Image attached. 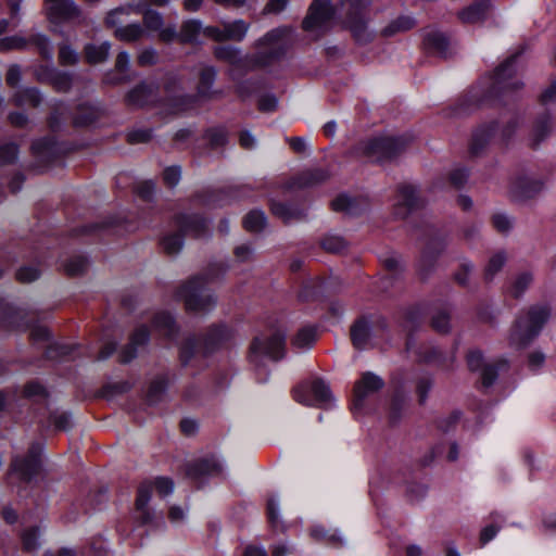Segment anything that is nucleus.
<instances>
[{"mask_svg":"<svg viewBox=\"0 0 556 556\" xmlns=\"http://www.w3.org/2000/svg\"><path fill=\"white\" fill-rule=\"evenodd\" d=\"M198 352L197 338L194 336L187 337L182 344H180V363H182L184 366L188 365Z\"/></svg>","mask_w":556,"mask_h":556,"instance_id":"5fc2aeb1","label":"nucleus"},{"mask_svg":"<svg viewBox=\"0 0 556 556\" xmlns=\"http://www.w3.org/2000/svg\"><path fill=\"white\" fill-rule=\"evenodd\" d=\"M489 10L488 0H477L468 8L458 12V18L466 24H473L481 22Z\"/></svg>","mask_w":556,"mask_h":556,"instance_id":"473e14b6","label":"nucleus"},{"mask_svg":"<svg viewBox=\"0 0 556 556\" xmlns=\"http://www.w3.org/2000/svg\"><path fill=\"white\" fill-rule=\"evenodd\" d=\"M506 262V255L503 252L493 254L484 267L483 278L490 282L494 276L503 268Z\"/></svg>","mask_w":556,"mask_h":556,"instance_id":"8fccbe9b","label":"nucleus"},{"mask_svg":"<svg viewBox=\"0 0 556 556\" xmlns=\"http://www.w3.org/2000/svg\"><path fill=\"white\" fill-rule=\"evenodd\" d=\"M213 279L211 274L192 277L178 289V296L186 309L190 312H208L216 304L215 296L206 290V285Z\"/></svg>","mask_w":556,"mask_h":556,"instance_id":"20e7f679","label":"nucleus"},{"mask_svg":"<svg viewBox=\"0 0 556 556\" xmlns=\"http://www.w3.org/2000/svg\"><path fill=\"white\" fill-rule=\"evenodd\" d=\"M384 386L383 379L374 374L372 371H366L362 375V378L354 387V401L353 406L355 409H361L365 397L369 394H375Z\"/></svg>","mask_w":556,"mask_h":556,"instance_id":"aec40b11","label":"nucleus"},{"mask_svg":"<svg viewBox=\"0 0 556 556\" xmlns=\"http://www.w3.org/2000/svg\"><path fill=\"white\" fill-rule=\"evenodd\" d=\"M114 36L122 41L136 42L147 37V30L141 24L131 23L117 27Z\"/></svg>","mask_w":556,"mask_h":556,"instance_id":"4c0bfd02","label":"nucleus"},{"mask_svg":"<svg viewBox=\"0 0 556 556\" xmlns=\"http://www.w3.org/2000/svg\"><path fill=\"white\" fill-rule=\"evenodd\" d=\"M267 224L265 214L262 211H251L243 218V227L249 232H260Z\"/></svg>","mask_w":556,"mask_h":556,"instance_id":"49530a36","label":"nucleus"},{"mask_svg":"<svg viewBox=\"0 0 556 556\" xmlns=\"http://www.w3.org/2000/svg\"><path fill=\"white\" fill-rule=\"evenodd\" d=\"M28 45L31 43L37 48L40 55L47 60L51 59L53 55V49L50 43V40L47 36L42 34H33L28 37Z\"/></svg>","mask_w":556,"mask_h":556,"instance_id":"864d4df0","label":"nucleus"},{"mask_svg":"<svg viewBox=\"0 0 556 556\" xmlns=\"http://www.w3.org/2000/svg\"><path fill=\"white\" fill-rule=\"evenodd\" d=\"M216 76L213 66H204L199 74L197 85V94L190 96L179 92V79L175 75L165 77V101H163V112L167 114H179L191 109L197 98L211 99L217 93L212 90V85Z\"/></svg>","mask_w":556,"mask_h":556,"instance_id":"f257e3e1","label":"nucleus"},{"mask_svg":"<svg viewBox=\"0 0 556 556\" xmlns=\"http://www.w3.org/2000/svg\"><path fill=\"white\" fill-rule=\"evenodd\" d=\"M231 337V330L225 324H213L206 328L203 339V352L211 353L226 343Z\"/></svg>","mask_w":556,"mask_h":556,"instance_id":"5701e85b","label":"nucleus"},{"mask_svg":"<svg viewBox=\"0 0 556 556\" xmlns=\"http://www.w3.org/2000/svg\"><path fill=\"white\" fill-rule=\"evenodd\" d=\"M204 138L212 149L216 147H224L227 142V130L224 126H215L205 130Z\"/></svg>","mask_w":556,"mask_h":556,"instance_id":"13d9d810","label":"nucleus"},{"mask_svg":"<svg viewBox=\"0 0 556 556\" xmlns=\"http://www.w3.org/2000/svg\"><path fill=\"white\" fill-rule=\"evenodd\" d=\"M334 15L336 9L330 0H314L302 26L306 31H324L331 25Z\"/></svg>","mask_w":556,"mask_h":556,"instance_id":"ddd939ff","label":"nucleus"},{"mask_svg":"<svg viewBox=\"0 0 556 556\" xmlns=\"http://www.w3.org/2000/svg\"><path fill=\"white\" fill-rule=\"evenodd\" d=\"M466 362L470 370L481 371V384L483 388H490L496 378L497 368L506 365L504 359L491 364L484 363L483 355L479 350L469 351L466 355Z\"/></svg>","mask_w":556,"mask_h":556,"instance_id":"f3484780","label":"nucleus"},{"mask_svg":"<svg viewBox=\"0 0 556 556\" xmlns=\"http://www.w3.org/2000/svg\"><path fill=\"white\" fill-rule=\"evenodd\" d=\"M166 388H168V376L166 374L156 376L150 383L148 401L152 405H154V403H160L162 401V396H164V392H166Z\"/></svg>","mask_w":556,"mask_h":556,"instance_id":"37998d69","label":"nucleus"},{"mask_svg":"<svg viewBox=\"0 0 556 556\" xmlns=\"http://www.w3.org/2000/svg\"><path fill=\"white\" fill-rule=\"evenodd\" d=\"M88 264V260L85 256L76 255L65 262L64 270L68 276H78L86 271Z\"/></svg>","mask_w":556,"mask_h":556,"instance_id":"bf43d9fd","label":"nucleus"},{"mask_svg":"<svg viewBox=\"0 0 556 556\" xmlns=\"http://www.w3.org/2000/svg\"><path fill=\"white\" fill-rule=\"evenodd\" d=\"M406 495L413 503L420 502L427 496V486L424 483H409L406 489Z\"/></svg>","mask_w":556,"mask_h":556,"instance_id":"774afa93","label":"nucleus"},{"mask_svg":"<svg viewBox=\"0 0 556 556\" xmlns=\"http://www.w3.org/2000/svg\"><path fill=\"white\" fill-rule=\"evenodd\" d=\"M128 105L143 108L160 101V86L155 81H142L126 96Z\"/></svg>","mask_w":556,"mask_h":556,"instance_id":"a211bd4d","label":"nucleus"},{"mask_svg":"<svg viewBox=\"0 0 556 556\" xmlns=\"http://www.w3.org/2000/svg\"><path fill=\"white\" fill-rule=\"evenodd\" d=\"M445 249V242L442 239H432L424 248L421 257H419V275L424 279L428 278L435 268V262Z\"/></svg>","mask_w":556,"mask_h":556,"instance_id":"4be33fe9","label":"nucleus"},{"mask_svg":"<svg viewBox=\"0 0 556 556\" xmlns=\"http://www.w3.org/2000/svg\"><path fill=\"white\" fill-rule=\"evenodd\" d=\"M431 388H433V378L430 376L419 377L417 379V401H419V405H425L427 401V395L431 392Z\"/></svg>","mask_w":556,"mask_h":556,"instance_id":"0e129e2a","label":"nucleus"},{"mask_svg":"<svg viewBox=\"0 0 556 556\" xmlns=\"http://www.w3.org/2000/svg\"><path fill=\"white\" fill-rule=\"evenodd\" d=\"M321 247L327 252L339 253L346 249L348 242L341 236L327 235L321 241Z\"/></svg>","mask_w":556,"mask_h":556,"instance_id":"680f3d73","label":"nucleus"},{"mask_svg":"<svg viewBox=\"0 0 556 556\" xmlns=\"http://www.w3.org/2000/svg\"><path fill=\"white\" fill-rule=\"evenodd\" d=\"M24 309L10 307L4 313L3 321L7 326L15 329L26 328L28 324L24 320Z\"/></svg>","mask_w":556,"mask_h":556,"instance_id":"6e6d98bb","label":"nucleus"},{"mask_svg":"<svg viewBox=\"0 0 556 556\" xmlns=\"http://www.w3.org/2000/svg\"><path fill=\"white\" fill-rule=\"evenodd\" d=\"M250 28V24L243 20L224 22L220 26H206L203 35L214 41H242Z\"/></svg>","mask_w":556,"mask_h":556,"instance_id":"2eb2a0df","label":"nucleus"},{"mask_svg":"<svg viewBox=\"0 0 556 556\" xmlns=\"http://www.w3.org/2000/svg\"><path fill=\"white\" fill-rule=\"evenodd\" d=\"M28 38L13 35L0 38V51L7 52L10 50H24L28 46Z\"/></svg>","mask_w":556,"mask_h":556,"instance_id":"052dcab7","label":"nucleus"},{"mask_svg":"<svg viewBox=\"0 0 556 556\" xmlns=\"http://www.w3.org/2000/svg\"><path fill=\"white\" fill-rule=\"evenodd\" d=\"M520 51H517L511 54L495 68L488 90L490 96L500 97L507 90H515L521 87V81L513 79L514 63Z\"/></svg>","mask_w":556,"mask_h":556,"instance_id":"4468645a","label":"nucleus"},{"mask_svg":"<svg viewBox=\"0 0 556 556\" xmlns=\"http://www.w3.org/2000/svg\"><path fill=\"white\" fill-rule=\"evenodd\" d=\"M520 124L517 114L504 113L498 119H493L478 126L472 135L469 144V153L478 156L493 140L500 144H506Z\"/></svg>","mask_w":556,"mask_h":556,"instance_id":"f03ea898","label":"nucleus"},{"mask_svg":"<svg viewBox=\"0 0 556 556\" xmlns=\"http://www.w3.org/2000/svg\"><path fill=\"white\" fill-rule=\"evenodd\" d=\"M51 22H70L81 16L73 0H46Z\"/></svg>","mask_w":556,"mask_h":556,"instance_id":"412c9836","label":"nucleus"},{"mask_svg":"<svg viewBox=\"0 0 556 556\" xmlns=\"http://www.w3.org/2000/svg\"><path fill=\"white\" fill-rule=\"evenodd\" d=\"M111 50V43L105 41L100 45L88 43L85 47V55L89 63L97 64L108 60Z\"/></svg>","mask_w":556,"mask_h":556,"instance_id":"a19ab883","label":"nucleus"},{"mask_svg":"<svg viewBox=\"0 0 556 556\" xmlns=\"http://www.w3.org/2000/svg\"><path fill=\"white\" fill-rule=\"evenodd\" d=\"M150 331L146 326L138 327L130 337V342L123 348L119 354L122 363H129L137 356L138 348L149 342Z\"/></svg>","mask_w":556,"mask_h":556,"instance_id":"bb28decb","label":"nucleus"},{"mask_svg":"<svg viewBox=\"0 0 556 556\" xmlns=\"http://www.w3.org/2000/svg\"><path fill=\"white\" fill-rule=\"evenodd\" d=\"M203 29L199 20H187L184 22L182 26H180L178 39H180L182 43L195 42L198 35L203 33Z\"/></svg>","mask_w":556,"mask_h":556,"instance_id":"c03bdc74","label":"nucleus"},{"mask_svg":"<svg viewBox=\"0 0 556 556\" xmlns=\"http://www.w3.org/2000/svg\"><path fill=\"white\" fill-rule=\"evenodd\" d=\"M293 399L302 405H315L316 407H329L332 395L326 382L316 378L311 382H303L293 389Z\"/></svg>","mask_w":556,"mask_h":556,"instance_id":"9b49d317","label":"nucleus"},{"mask_svg":"<svg viewBox=\"0 0 556 556\" xmlns=\"http://www.w3.org/2000/svg\"><path fill=\"white\" fill-rule=\"evenodd\" d=\"M220 464L214 457L201 458L187 466L186 473L193 480L217 476L220 472Z\"/></svg>","mask_w":556,"mask_h":556,"instance_id":"393cba45","label":"nucleus"},{"mask_svg":"<svg viewBox=\"0 0 556 556\" xmlns=\"http://www.w3.org/2000/svg\"><path fill=\"white\" fill-rule=\"evenodd\" d=\"M178 231L169 233L161 240L163 251L169 255H176L184 248V235L202 237L207 230L206 222L198 215H178L176 218Z\"/></svg>","mask_w":556,"mask_h":556,"instance_id":"6e6552de","label":"nucleus"},{"mask_svg":"<svg viewBox=\"0 0 556 556\" xmlns=\"http://www.w3.org/2000/svg\"><path fill=\"white\" fill-rule=\"evenodd\" d=\"M370 338L371 329L367 318L362 317L357 319L351 327V339L353 345L358 350H363L368 346Z\"/></svg>","mask_w":556,"mask_h":556,"instance_id":"7c9ffc66","label":"nucleus"},{"mask_svg":"<svg viewBox=\"0 0 556 556\" xmlns=\"http://www.w3.org/2000/svg\"><path fill=\"white\" fill-rule=\"evenodd\" d=\"M349 27L354 38L361 43H367L372 39L368 31L366 18L359 13H350L348 17Z\"/></svg>","mask_w":556,"mask_h":556,"instance_id":"72a5a7b5","label":"nucleus"},{"mask_svg":"<svg viewBox=\"0 0 556 556\" xmlns=\"http://www.w3.org/2000/svg\"><path fill=\"white\" fill-rule=\"evenodd\" d=\"M18 156L16 143H3L0 146V164L10 165L15 163Z\"/></svg>","mask_w":556,"mask_h":556,"instance_id":"69168bd1","label":"nucleus"},{"mask_svg":"<svg viewBox=\"0 0 556 556\" xmlns=\"http://www.w3.org/2000/svg\"><path fill=\"white\" fill-rule=\"evenodd\" d=\"M473 270V266L468 261H463L459 263L457 270L453 275L454 281L462 286V287H468L469 285V277L470 274Z\"/></svg>","mask_w":556,"mask_h":556,"instance_id":"e2e57ef3","label":"nucleus"},{"mask_svg":"<svg viewBox=\"0 0 556 556\" xmlns=\"http://www.w3.org/2000/svg\"><path fill=\"white\" fill-rule=\"evenodd\" d=\"M39 530L37 527L26 529L22 534L23 547L27 552L35 551L38 547Z\"/></svg>","mask_w":556,"mask_h":556,"instance_id":"338daca9","label":"nucleus"},{"mask_svg":"<svg viewBox=\"0 0 556 556\" xmlns=\"http://www.w3.org/2000/svg\"><path fill=\"white\" fill-rule=\"evenodd\" d=\"M406 144V139L402 137H376L359 143V149L371 162L384 163L399 156Z\"/></svg>","mask_w":556,"mask_h":556,"instance_id":"1a4fd4ad","label":"nucleus"},{"mask_svg":"<svg viewBox=\"0 0 556 556\" xmlns=\"http://www.w3.org/2000/svg\"><path fill=\"white\" fill-rule=\"evenodd\" d=\"M213 279L211 274L192 277L178 289V296L186 309L190 312H208L216 304L215 296L206 290V285Z\"/></svg>","mask_w":556,"mask_h":556,"instance_id":"39448f33","label":"nucleus"},{"mask_svg":"<svg viewBox=\"0 0 556 556\" xmlns=\"http://www.w3.org/2000/svg\"><path fill=\"white\" fill-rule=\"evenodd\" d=\"M143 13V28L147 30V36L152 31H160V28L164 26V17L160 12L147 9Z\"/></svg>","mask_w":556,"mask_h":556,"instance_id":"603ef678","label":"nucleus"},{"mask_svg":"<svg viewBox=\"0 0 556 556\" xmlns=\"http://www.w3.org/2000/svg\"><path fill=\"white\" fill-rule=\"evenodd\" d=\"M548 316L549 309L545 305H533L519 315L509 333L510 345L523 348L529 344L538 336Z\"/></svg>","mask_w":556,"mask_h":556,"instance_id":"7ed1b4c3","label":"nucleus"},{"mask_svg":"<svg viewBox=\"0 0 556 556\" xmlns=\"http://www.w3.org/2000/svg\"><path fill=\"white\" fill-rule=\"evenodd\" d=\"M330 178L326 168H312L298 174L289 182L290 189H305L324 184Z\"/></svg>","mask_w":556,"mask_h":556,"instance_id":"b1692460","label":"nucleus"},{"mask_svg":"<svg viewBox=\"0 0 556 556\" xmlns=\"http://www.w3.org/2000/svg\"><path fill=\"white\" fill-rule=\"evenodd\" d=\"M316 340V331L313 327H304L298 331L292 340V345L298 349L309 348Z\"/></svg>","mask_w":556,"mask_h":556,"instance_id":"4d7b16f0","label":"nucleus"},{"mask_svg":"<svg viewBox=\"0 0 556 556\" xmlns=\"http://www.w3.org/2000/svg\"><path fill=\"white\" fill-rule=\"evenodd\" d=\"M37 78L42 83L52 85L56 91L66 92L72 87V75L55 68H41L37 73Z\"/></svg>","mask_w":556,"mask_h":556,"instance_id":"a878e982","label":"nucleus"},{"mask_svg":"<svg viewBox=\"0 0 556 556\" xmlns=\"http://www.w3.org/2000/svg\"><path fill=\"white\" fill-rule=\"evenodd\" d=\"M154 491L159 493V496H167L172 494L173 480L169 478L159 477L154 480H146L140 483L135 503V511L139 521H153L154 519L160 518L149 506Z\"/></svg>","mask_w":556,"mask_h":556,"instance_id":"0eeeda50","label":"nucleus"},{"mask_svg":"<svg viewBox=\"0 0 556 556\" xmlns=\"http://www.w3.org/2000/svg\"><path fill=\"white\" fill-rule=\"evenodd\" d=\"M424 45H426V48L430 52L437 53L439 55H445L448 41L444 34L434 30L426 34V38H424Z\"/></svg>","mask_w":556,"mask_h":556,"instance_id":"79ce46f5","label":"nucleus"},{"mask_svg":"<svg viewBox=\"0 0 556 556\" xmlns=\"http://www.w3.org/2000/svg\"><path fill=\"white\" fill-rule=\"evenodd\" d=\"M419 359L430 363L437 364L440 367L448 368L454 361L453 354L445 355L441 352V350L435 345H426L421 346L419 352Z\"/></svg>","mask_w":556,"mask_h":556,"instance_id":"c756f323","label":"nucleus"},{"mask_svg":"<svg viewBox=\"0 0 556 556\" xmlns=\"http://www.w3.org/2000/svg\"><path fill=\"white\" fill-rule=\"evenodd\" d=\"M154 328L169 339L177 337V325L175 318L166 312L157 313L153 318Z\"/></svg>","mask_w":556,"mask_h":556,"instance_id":"58836bf2","label":"nucleus"},{"mask_svg":"<svg viewBox=\"0 0 556 556\" xmlns=\"http://www.w3.org/2000/svg\"><path fill=\"white\" fill-rule=\"evenodd\" d=\"M552 126L553 123L551 115L548 113H543L535 119L531 130L529 142L532 149H536L539 147V143L551 134Z\"/></svg>","mask_w":556,"mask_h":556,"instance_id":"2f4dec72","label":"nucleus"},{"mask_svg":"<svg viewBox=\"0 0 556 556\" xmlns=\"http://www.w3.org/2000/svg\"><path fill=\"white\" fill-rule=\"evenodd\" d=\"M416 23L410 16H400L392 21L384 29L382 34L387 37L394 36L399 33L407 31L413 28Z\"/></svg>","mask_w":556,"mask_h":556,"instance_id":"09e8293b","label":"nucleus"},{"mask_svg":"<svg viewBox=\"0 0 556 556\" xmlns=\"http://www.w3.org/2000/svg\"><path fill=\"white\" fill-rule=\"evenodd\" d=\"M103 110L100 104L80 103L73 116L75 126H88L94 123L102 115Z\"/></svg>","mask_w":556,"mask_h":556,"instance_id":"cd10ccee","label":"nucleus"},{"mask_svg":"<svg viewBox=\"0 0 556 556\" xmlns=\"http://www.w3.org/2000/svg\"><path fill=\"white\" fill-rule=\"evenodd\" d=\"M543 188V180L528 175H519L511 181L509 192L513 199L525 201L538 195Z\"/></svg>","mask_w":556,"mask_h":556,"instance_id":"6ab92c4d","label":"nucleus"},{"mask_svg":"<svg viewBox=\"0 0 556 556\" xmlns=\"http://www.w3.org/2000/svg\"><path fill=\"white\" fill-rule=\"evenodd\" d=\"M270 210L276 217L282 219L287 224L301 220L305 217V212L302 208L280 202H271Z\"/></svg>","mask_w":556,"mask_h":556,"instance_id":"f704fd0d","label":"nucleus"},{"mask_svg":"<svg viewBox=\"0 0 556 556\" xmlns=\"http://www.w3.org/2000/svg\"><path fill=\"white\" fill-rule=\"evenodd\" d=\"M131 11L141 12L139 7H121L109 12L105 23L110 27H119L125 22V16H129Z\"/></svg>","mask_w":556,"mask_h":556,"instance_id":"de8ad7c7","label":"nucleus"},{"mask_svg":"<svg viewBox=\"0 0 556 556\" xmlns=\"http://www.w3.org/2000/svg\"><path fill=\"white\" fill-rule=\"evenodd\" d=\"M334 212H345L349 215H359L368 207L366 200L352 199L348 195H340L331 202Z\"/></svg>","mask_w":556,"mask_h":556,"instance_id":"c85d7f7f","label":"nucleus"},{"mask_svg":"<svg viewBox=\"0 0 556 556\" xmlns=\"http://www.w3.org/2000/svg\"><path fill=\"white\" fill-rule=\"evenodd\" d=\"M311 536L317 542L331 545H340L342 539L336 529L327 527V523H317L311 529Z\"/></svg>","mask_w":556,"mask_h":556,"instance_id":"c9c22d12","label":"nucleus"},{"mask_svg":"<svg viewBox=\"0 0 556 556\" xmlns=\"http://www.w3.org/2000/svg\"><path fill=\"white\" fill-rule=\"evenodd\" d=\"M41 446L34 443L24 456H14L10 465V472L17 476L22 482H30L41 470Z\"/></svg>","mask_w":556,"mask_h":556,"instance_id":"f8f14e48","label":"nucleus"},{"mask_svg":"<svg viewBox=\"0 0 556 556\" xmlns=\"http://www.w3.org/2000/svg\"><path fill=\"white\" fill-rule=\"evenodd\" d=\"M217 60L225 61L229 64H236L240 61V50L233 46L219 45L213 50Z\"/></svg>","mask_w":556,"mask_h":556,"instance_id":"3c124183","label":"nucleus"},{"mask_svg":"<svg viewBox=\"0 0 556 556\" xmlns=\"http://www.w3.org/2000/svg\"><path fill=\"white\" fill-rule=\"evenodd\" d=\"M31 153L43 163L50 162L55 153L54 139L52 137H45L43 139L33 141Z\"/></svg>","mask_w":556,"mask_h":556,"instance_id":"e433bc0d","label":"nucleus"},{"mask_svg":"<svg viewBox=\"0 0 556 556\" xmlns=\"http://www.w3.org/2000/svg\"><path fill=\"white\" fill-rule=\"evenodd\" d=\"M286 331L278 328L269 334L253 338L249 346L248 358L255 367L264 365V358L278 361L285 356Z\"/></svg>","mask_w":556,"mask_h":556,"instance_id":"423d86ee","label":"nucleus"},{"mask_svg":"<svg viewBox=\"0 0 556 556\" xmlns=\"http://www.w3.org/2000/svg\"><path fill=\"white\" fill-rule=\"evenodd\" d=\"M42 97L37 88L27 87L17 90L13 94V102L18 106H38L41 103Z\"/></svg>","mask_w":556,"mask_h":556,"instance_id":"ea45409f","label":"nucleus"},{"mask_svg":"<svg viewBox=\"0 0 556 556\" xmlns=\"http://www.w3.org/2000/svg\"><path fill=\"white\" fill-rule=\"evenodd\" d=\"M289 33V28L279 27L260 38L256 41L258 51L254 54V62L260 66H265L283 55L287 49L285 38Z\"/></svg>","mask_w":556,"mask_h":556,"instance_id":"9d476101","label":"nucleus"},{"mask_svg":"<svg viewBox=\"0 0 556 556\" xmlns=\"http://www.w3.org/2000/svg\"><path fill=\"white\" fill-rule=\"evenodd\" d=\"M421 206L422 200L414 186L405 184L397 188V198L393 207L395 218L405 219Z\"/></svg>","mask_w":556,"mask_h":556,"instance_id":"dca6fc26","label":"nucleus"},{"mask_svg":"<svg viewBox=\"0 0 556 556\" xmlns=\"http://www.w3.org/2000/svg\"><path fill=\"white\" fill-rule=\"evenodd\" d=\"M532 281H533V276L531 273H529V271L519 273L510 283V287L508 289L509 294L515 299L520 298L526 292V290L530 287Z\"/></svg>","mask_w":556,"mask_h":556,"instance_id":"a18cd8bd","label":"nucleus"}]
</instances>
